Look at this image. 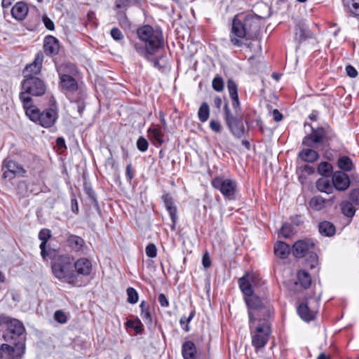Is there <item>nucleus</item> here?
Listing matches in <instances>:
<instances>
[{"instance_id": "f257e3e1", "label": "nucleus", "mask_w": 359, "mask_h": 359, "mask_svg": "<svg viewBox=\"0 0 359 359\" xmlns=\"http://www.w3.org/2000/svg\"><path fill=\"white\" fill-rule=\"evenodd\" d=\"M25 95H22L24 100V109L27 117L33 122L39 124L45 128L54 126L58 118V109L55 102L42 112L36 105H31L30 101Z\"/></svg>"}, {"instance_id": "f03ea898", "label": "nucleus", "mask_w": 359, "mask_h": 359, "mask_svg": "<svg viewBox=\"0 0 359 359\" xmlns=\"http://www.w3.org/2000/svg\"><path fill=\"white\" fill-rule=\"evenodd\" d=\"M73 266L74 261L70 256L57 255L52 262V273L60 281L74 285L78 283V278Z\"/></svg>"}, {"instance_id": "7ed1b4c3", "label": "nucleus", "mask_w": 359, "mask_h": 359, "mask_svg": "<svg viewBox=\"0 0 359 359\" xmlns=\"http://www.w3.org/2000/svg\"><path fill=\"white\" fill-rule=\"evenodd\" d=\"M245 301L248 307L250 329L256 320H266L271 316V309L267 301H263L253 294L245 297Z\"/></svg>"}, {"instance_id": "20e7f679", "label": "nucleus", "mask_w": 359, "mask_h": 359, "mask_svg": "<svg viewBox=\"0 0 359 359\" xmlns=\"http://www.w3.org/2000/svg\"><path fill=\"white\" fill-rule=\"evenodd\" d=\"M22 88L23 91L20 93L19 97L23 107L24 100L22 95H25V97H27V100L30 101L31 105H34L30 95L41 96L46 92V86L43 81L35 76L28 77L26 76L25 79L22 82Z\"/></svg>"}, {"instance_id": "39448f33", "label": "nucleus", "mask_w": 359, "mask_h": 359, "mask_svg": "<svg viewBox=\"0 0 359 359\" xmlns=\"http://www.w3.org/2000/svg\"><path fill=\"white\" fill-rule=\"evenodd\" d=\"M6 324L7 330L3 334V339L6 342L21 341L20 337L25 329L22 323L15 318L0 314V325Z\"/></svg>"}, {"instance_id": "423d86ee", "label": "nucleus", "mask_w": 359, "mask_h": 359, "mask_svg": "<svg viewBox=\"0 0 359 359\" xmlns=\"http://www.w3.org/2000/svg\"><path fill=\"white\" fill-rule=\"evenodd\" d=\"M137 35L140 41L157 49L161 47L163 36L161 32L154 30L151 26L145 25L137 29Z\"/></svg>"}, {"instance_id": "0eeeda50", "label": "nucleus", "mask_w": 359, "mask_h": 359, "mask_svg": "<svg viewBox=\"0 0 359 359\" xmlns=\"http://www.w3.org/2000/svg\"><path fill=\"white\" fill-rule=\"evenodd\" d=\"M212 184L214 188L220 191L222 195L229 200L235 198V194L237 191V182L236 180L217 177L212 180Z\"/></svg>"}, {"instance_id": "6e6552de", "label": "nucleus", "mask_w": 359, "mask_h": 359, "mask_svg": "<svg viewBox=\"0 0 359 359\" xmlns=\"http://www.w3.org/2000/svg\"><path fill=\"white\" fill-rule=\"evenodd\" d=\"M3 344L0 347V358L21 359L25 352V344L22 341Z\"/></svg>"}, {"instance_id": "1a4fd4ad", "label": "nucleus", "mask_w": 359, "mask_h": 359, "mask_svg": "<svg viewBox=\"0 0 359 359\" xmlns=\"http://www.w3.org/2000/svg\"><path fill=\"white\" fill-rule=\"evenodd\" d=\"M270 334L271 329L266 320L257 327L255 334L252 335V344L257 351L265 346Z\"/></svg>"}, {"instance_id": "9d476101", "label": "nucleus", "mask_w": 359, "mask_h": 359, "mask_svg": "<svg viewBox=\"0 0 359 359\" xmlns=\"http://www.w3.org/2000/svg\"><path fill=\"white\" fill-rule=\"evenodd\" d=\"M318 306V301L317 299H309L299 305L297 312L302 320L311 321L316 315Z\"/></svg>"}, {"instance_id": "9b49d317", "label": "nucleus", "mask_w": 359, "mask_h": 359, "mask_svg": "<svg viewBox=\"0 0 359 359\" xmlns=\"http://www.w3.org/2000/svg\"><path fill=\"white\" fill-rule=\"evenodd\" d=\"M246 33L245 25L238 18H234L230 33L231 43L236 46H241L242 41L245 37Z\"/></svg>"}, {"instance_id": "f8f14e48", "label": "nucleus", "mask_w": 359, "mask_h": 359, "mask_svg": "<svg viewBox=\"0 0 359 359\" xmlns=\"http://www.w3.org/2000/svg\"><path fill=\"white\" fill-rule=\"evenodd\" d=\"M224 113L226 124L228 125L233 134L238 137H242L245 131L243 124L242 122H238L236 121V117H234L230 112L227 104H226L224 106Z\"/></svg>"}, {"instance_id": "ddd939ff", "label": "nucleus", "mask_w": 359, "mask_h": 359, "mask_svg": "<svg viewBox=\"0 0 359 359\" xmlns=\"http://www.w3.org/2000/svg\"><path fill=\"white\" fill-rule=\"evenodd\" d=\"M313 249V244L307 241H298L293 245V255L296 257H303Z\"/></svg>"}, {"instance_id": "4468645a", "label": "nucleus", "mask_w": 359, "mask_h": 359, "mask_svg": "<svg viewBox=\"0 0 359 359\" xmlns=\"http://www.w3.org/2000/svg\"><path fill=\"white\" fill-rule=\"evenodd\" d=\"M43 60V53L41 52L38 53L35 57L34 62L26 66L25 69L24 71L25 77L26 76H27L28 77L34 76V75L39 74L41 69Z\"/></svg>"}, {"instance_id": "2eb2a0df", "label": "nucleus", "mask_w": 359, "mask_h": 359, "mask_svg": "<svg viewBox=\"0 0 359 359\" xmlns=\"http://www.w3.org/2000/svg\"><path fill=\"white\" fill-rule=\"evenodd\" d=\"M238 283L240 289L245 297L252 294V288L256 284V278L254 275L247 274L239 279Z\"/></svg>"}, {"instance_id": "dca6fc26", "label": "nucleus", "mask_w": 359, "mask_h": 359, "mask_svg": "<svg viewBox=\"0 0 359 359\" xmlns=\"http://www.w3.org/2000/svg\"><path fill=\"white\" fill-rule=\"evenodd\" d=\"M332 183L336 189L344 191L349 187L350 180L347 174L337 171L332 175Z\"/></svg>"}, {"instance_id": "f3484780", "label": "nucleus", "mask_w": 359, "mask_h": 359, "mask_svg": "<svg viewBox=\"0 0 359 359\" xmlns=\"http://www.w3.org/2000/svg\"><path fill=\"white\" fill-rule=\"evenodd\" d=\"M50 231L48 229H43L39 233V238L41 241L40 244L41 255L43 260H46L48 257H51V252L46 250V243L50 238Z\"/></svg>"}, {"instance_id": "a211bd4d", "label": "nucleus", "mask_w": 359, "mask_h": 359, "mask_svg": "<svg viewBox=\"0 0 359 359\" xmlns=\"http://www.w3.org/2000/svg\"><path fill=\"white\" fill-rule=\"evenodd\" d=\"M74 266L77 274L88 276L92 271V264L87 258H80L74 263Z\"/></svg>"}, {"instance_id": "6ab92c4d", "label": "nucleus", "mask_w": 359, "mask_h": 359, "mask_svg": "<svg viewBox=\"0 0 359 359\" xmlns=\"http://www.w3.org/2000/svg\"><path fill=\"white\" fill-rule=\"evenodd\" d=\"M59 41L55 37L48 36L45 38L43 49L47 55H56L59 51Z\"/></svg>"}, {"instance_id": "aec40b11", "label": "nucleus", "mask_w": 359, "mask_h": 359, "mask_svg": "<svg viewBox=\"0 0 359 359\" xmlns=\"http://www.w3.org/2000/svg\"><path fill=\"white\" fill-rule=\"evenodd\" d=\"M60 76V84L63 88L69 92H74L78 89V84L76 80L67 74H61L60 68H57Z\"/></svg>"}, {"instance_id": "412c9836", "label": "nucleus", "mask_w": 359, "mask_h": 359, "mask_svg": "<svg viewBox=\"0 0 359 359\" xmlns=\"http://www.w3.org/2000/svg\"><path fill=\"white\" fill-rule=\"evenodd\" d=\"M28 13V7L24 2L20 1L15 4V5L11 9V13L14 18L18 20H23Z\"/></svg>"}, {"instance_id": "4be33fe9", "label": "nucleus", "mask_w": 359, "mask_h": 359, "mask_svg": "<svg viewBox=\"0 0 359 359\" xmlns=\"http://www.w3.org/2000/svg\"><path fill=\"white\" fill-rule=\"evenodd\" d=\"M165 206L166 208V210L169 212V215L170 216L171 220H172V229H175V226L177 219V208L174 205V203L172 201V199L169 197L168 195L163 196Z\"/></svg>"}, {"instance_id": "5701e85b", "label": "nucleus", "mask_w": 359, "mask_h": 359, "mask_svg": "<svg viewBox=\"0 0 359 359\" xmlns=\"http://www.w3.org/2000/svg\"><path fill=\"white\" fill-rule=\"evenodd\" d=\"M133 47L136 52L141 56L148 58L149 55H153L155 48L146 44L144 41L134 42Z\"/></svg>"}, {"instance_id": "b1692460", "label": "nucleus", "mask_w": 359, "mask_h": 359, "mask_svg": "<svg viewBox=\"0 0 359 359\" xmlns=\"http://www.w3.org/2000/svg\"><path fill=\"white\" fill-rule=\"evenodd\" d=\"M345 11L352 17L359 18V0H342Z\"/></svg>"}, {"instance_id": "393cba45", "label": "nucleus", "mask_w": 359, "mask_h": 359, "mask_svg": "<svg viewBox=\"0 0 359 359\" xmlns=\"http://www.w3.org/2000/svg\"><path fill=\"white\" fill-rule=\"evenodd\" d=\"M182 353L184 359H195L196 347L192 341H185L182 345Z\"/></svg>"}, {"instance_id": "a878e982", "label": "nucleus", "mask_w": 359, "mask_h": 359, "mask_svg": "<svg viewBox=\"0 0 359 359\" xmlns=\"http://www.w3.org/2000/svg\"><path fill=\"white\" fill-rule=\"evenodd\" d=\"M290 245L284 242L279 241L274 246L275 255L281 259L286 258L290 254Z\"/></svg>"}, {"instance_id": "bb28decb", "label": "nucleus", "mask_w": 359, "mask_h": 359, "mask_svg": "<svg viewBox=\"0 0 359 359\" xmlns=\"http://www.w3.org/2000/svg\"><path fill=\"white\" fill-rule=\"evenodd\" d=\"M318 229L320 234L328 237L334 236L336 231L334 224L327 221L320 222Z\"/></svg>"}, {"instance_id": "cd10ccee", "label": "nucleus", "mask_w": 359, "mask_h": 359, "mask_svg": "<svg viewBox=\"0 0 359 359\" xmlns=\"http://www.w3.org/2000/svg\"><path fill=\"white\" fill-rule=\"evenodd\" d=\"M148 133L150 139L154 144L161 145L163 143L162 131L158 127L149 128Z\"/></svg>"}, {"instance_id": "c85d7f7f", "label": "nucleus", "mask_w": 359, "mask_h": 359, "mask_svg": "<svg viewBox=\"0 0 359 359\" xmlns=\"http://www.w3.org/2000/svg\"><path fill=\"white\" fill-rule=\"evenodd\" d=\"M299 156L304 161L313 163L318 158V154L313 149H304L299 152Z\"/></svg>"}, {"instance_id": "c756f323", "label": "nucleus", "mask_w": 359, "mask_h": 359, "mask_svg": "<svg viewBox=\"0 0 359 359\" xmlns=\"http://www.w3.org/2000/svg\"><path fill=\"white\" fill-rule=\"evenodd\" d=\"M316 187L319 191L326 194H331L333 190L332 185L330 180L325 177L320 178L316 182Z\"/></svg>"}, {"instance_id": "7c9ffc66", "label": "nucleus", "mask_w": 359, "mask_h": 359, "mask_svg": "<svg viewBox=\"0 0 359 359\" xmlns=\"http://www.w3.org/2000/svg\"><path fill=\"white\" fill-rule=\"evenodd\" d=\"M326 203L327 201H325L322 196H316L310 200L309 206L311 209L316 211H319L325 207Z\"/></svg>"}, {"instance_id": "2f4dec72", "label": "nucleus", "mask_w": 359, "mask_h": 359, "mask_svg": "<svg viewBox=\"0 0 359 359\" xmlns=\"http://www.w3.org/2000/svg\"><path fill=\"white\" fill-rule=\"evenodd\" d=\"M67 243H68V245L72 249H73L75 251H79L82 248V247L84 244V241L79 236L71 235L68 237Z\"/></svg>"}, {"instance_id": "473e14b6", "label": "nucleus", "mask_w": 359, "mask_h": 359, "mask_svg": "<svg viewBox=\"0 0 359 359\" xmlns=\"http://www.w3.org/2000/svg\"><path fill=\"white\" fill-rule=\"evenodd\" d=\"M324 137V132L323 130H313L312 133L309 137H306L303 140V144L309 146V142L312 140L314 143L320 142Z\"/></svg>"}, {"instance_id": "72a5a7b5", "label": "nucleus", "mask_w": 359, "mask_h": 359, "mask_svg": "<svg viewBox=\"0 0 359 359\" xmlns=\"http://www.w3.org/2000/svg\"><path fill=\"white\" fill-rule=\"evenodd\" d=\"M337 164L339 168L345 172L351 171L354 166L352 160L346 156L339 157Z\"/></svg>"}, {"instance_id": "f704fd0d", "label": "nucleus", "mask_w": 359, "mask_h": 359, "mask_svg": "<svg viewBox=\"0 0 359 359\" xmlns=\"http://www.w3.org/2000/svg\"><path fill=\"white\" fill-rule=\"evenodd\" d=\"M140 308L141 309V318L146 324H150L152 321V318L149 311V304L146 302L142 301L140 304Z\"/></svg>"}, {"instance_id": "c9c22d12", "label": "nucleus", "mask_w": 359, "mask_h": 359, "mask_svg": "<svg viewBox=\"0 0 359 359\" xmlns=\"http://www.w3.org/2000/svg\"><path fill=\"white\" fill-rule=\"evenodd\" d=\"M298 280L300 284L304 287L307 288L311 283V278L309 273L304 270H300L297 273Z\"/></svg>"}, {"instance_id": "e433bc0d", "label": "nucleus", "mask_w": 359, "mask_h": 359, "mask_svg": "<svg viewBox=\"0 0 359 359\" xmlns=\"http://www.w3.org/2000/svg\"><path fill=\"white\" fill-rule=\"evenodd\" d=\"M210 116V107L208 103L203 102L199 107L198 111V116L201 122H205L208 121Z\"/></svg>"}, {"instance_id": "4c0bfd02", "label": "nucleus", "mask_w": 359, "mask_h": 359, "mask_svg": "<svg viewBox=\"0 0 359 359\" xmlns=\"http://www.w3.org/2000/svg\"><path fill=\"white\" fill-rule=\"evenodd\" d=\"M341 209L343 214L348 217H353L355 212V209L353 204L348 201H344L341 203Z\"/></svg>"}, {"instance_id": "58836bf2", "label": "nucleus", "mask_w": 359, "mask_h": 359, "mask_svg": "<svg viewBox=\"0 0 359 359\" xmlns=\"http://www.w3.org/2000/svg\"><path fill=\"white\" fill-rule=\"evenodd\" d=\"M306 29L304 26L298 25L295 28L294 39L299 43L306 39Z\"/></svg>"}, {"instance_id": "ea45409f", "label": "nucleus", "mask_w": 359, "mask_h": 359, "mask_svg": "<svg viewBox=\"0 0 359 359\" xmlns=\"http://www.w3.org/2000/svg\"><path fill=\"white\" fill-rule=\"evenodd\" d=\"M332 170V166L327 162H321L318 167V172L320 175L328 176Z\"/></svg>"}, {"instance_id": "a19ab883", "label": "nucleus", "mask_w": 359, "mask_h": 359, "mask_svg": "<svg viewBox=\"0 0 359 359\" xmlns=\"http://www.w3.org/2000/svg\"><path fill=\"white\" fill-rule=\"evenodd\" d=\"M126 325L128 327L133 328L137 334L140 333L143 330V325L140 319H136L135 320H127Z\"/></svg>"}, {"instance_id": "79ce46f5", "label": "nucleus", "mask_w": 359, "mask_h": 359, "mask_svg": "<svg viewBox=\"0 0 359 359\" xmlns=\"http://www.w3.org/2000/svg\"><path fill=\"white\" fill-rule=\"evenodd\" d=\"M128 299L127 302L134 304L138 302L139 296L137 291L133 287H128L126 290Z\"/></svg>"}, {"instance_id": "37998d69", "label": "nucleus", "mask_w": 359, "mask_h": 359, "mask_svg": "<svg viewBox=\"0 0 359 359\" xmlns=\"http://www.w3.org/2000/svg\"><path fill=\"white\" fill-rule=\"evenodd\" d=\"M227 88L230 97L236 98L237 96H238L237 85L232 79L228 80Z\"/></svg>"}, {"instance_id": "c03bdc74", "label": "nucleus", "mask_w": 359, "mask_h": 359, "mask_svg": "<svg viewBox=\"0 0 359 359\" xmlns=\"http://www.w3.org/2000/svg\"><path fill=\"white\" fill-rule=\"evenodd\" d=\"M212 88L217 92H220L224 89V81L220 76H216L212 82Z\"/></svg>"}, {"instance_id": "a18cd8bd", "label": "nucleus", "mask_w": 359, "mask_h": 359, "mask_svg": "<svg viewBox=\"0 0 359 359\" xmlns=\"http://www.w3.org/2000/svg\"><path fill=\"white\" fill-rule=\"evenodd\" d=\"M117 18H118L120 25L123 28L127 29L130 27V22L124 13H123V12L118 13L117 14Z\"/></svg>"}, {"instance_id": "49530a36", "label": "nucleus", "mask_w": 359, "mask_h": 359, "mask_svg": "<svg viewBox=\"0 0 359 359\" xmlns=\"http://www.w3.org/2000/svg\"><path fill=\"white\" fill-rule=\"evenodd\" d=\"M292 232V227L290 224L285 223L282 225L280 233L285 238H289Z\"/></svg>"}, {"instance_id": "de8ad7c7", "label": "nucleus", "mask_w": 359, "mask_h": 359, "mask_svg": "<svg viewBox=\"0 0 359 359\" xmlns=\"http://www.w3.org/2000/svg\"><path fill=\"white\" fill-rule=\"evenodd\" d=\"M307 264L311 269L315 268L318 264V257L313 250L309 253V258L306 259Z\"/></svg>"}, {"instance_id": "09e8293b", "label": "nucleus", "mask_w": 359, "mask_h": 359, "mask_svg": "<svg viewBox=\"0 0 359 359\" xmlns=\"http://www.w3.org/2000/svg\"><path fill=\"white\" fill-rule=\"evenodd\" d=\"M148 146H149L148 142L145 138L140 137L137 140V147L140 151L144 152V151H147L148 149Z\"/></svg>"}, {"instance_id": "8fccbe9b", "label": "nucleus", "mask_w": 359, "mask_h": 359, "mask_svg": "<svg viewBox=\"0 0 359 359\" xmlns=\"http://www.w3.org/2000/svg\"><path fill=\"white\" fill-rule=\"evenodd\" d=\"M145 252L147 257L154 258L156 256L157 249L154 244L149 243L145 250Z\"/></svg>"}, {"instance_id": "3c124183", "label": "nucleus", "mask_w": 359, "mask_h": 359, "mask_svg": "<svg viewBox=\"0 0 359 359\" xmlns=\"http://www.w3.org/2000/svg\"><path fill=\"white\" fill-rule=\"evenodd\" d=\"M54 318L60 323H65L67 322V316L62 311H57L54 314Z\"/></svg>"}, {"instance_id": "603ef678", "label": "nucleus", "mask_w": 359, "mask_h": 359, "mask_svg": "<svg viewBox=\"0 0 359 359\" xmlns=\"http://www.w3.org/2000/svg\"><path fill=\"white\" fill-rule=\"evenodd\" d=\"M210 128L215 133H221L222 126L218 121L211 120L210 122Z\"/></svg>"}, {"instance_id": "864d4df0", "label": "nucleus", "mask_w": 359, "mask_h": 359, "mask_svg": "<svg viewBox=\"0 0 359 359\" xmlns=\"http://www.w3.org/2000/svg\"><path fill=\"white\" fill-rule=\"evenodd\" d=\"M350 199L355 204L359 205V189L352 190L350 194Z\"/></svg>"}, {"instance_id": "5fc2aeb1", "label": "nucleus", "mask_w": 359, "mask_h": 359, "mask_svg": "<svg viewBox=\"0 0 359 359\" xmlns=\"http://www.w3.org/2000/svg\"><path fill=\"white\" fill-rule=\"evenodd\" d=\"M111 36L116 41H119L123 39V34L116 27H114L111 30Z\"/></svg>"}, {"instance_id": "6e6d98bb", "label": "nucleus", "mask_w": 359, "mask_h": 359, "mask_svg": "<svg viewBox=\"0 0 359 359\" xmlns=\"http://www.w3.org/2000/svg\"><path fill=\"white\" fill-rule=\"evenodd\" d=\"M231 99L232 107L235 110L236 114L238 116L239 114V111H240V102H239V100H238V96H237L236 98L231 97Z\"/></svg>"}, {"instance_id": "4d7b16f0", "label": "nucleus", "mask_w": 359, "mask_h": 359, "mask_svg": "<svg viewBox=\"0 0 359 359\" xmlns=\"http://www.w3.org/2000/svg\"><path fill=\"white\" fill-rule=\"evenodd\" d=\"M43 22L45 27L49 30H53L55 28L53 22L46 16L43 17Z\"/></svg>"}, {"instance_id": "13d9d810", "label": "nucleus", "mask_w": 359, "mask_h": 359, "mask_svg": "<svg viewBox=\"0 0 359 359\" xmlns=\"http://www.w3.org/2000/svg\"><path fill=\"white\" fill-rule=\"evenodd\" d=\"M158 301L163 307H168L169 305L168 300L164 294H160L158 297Z\"/></svg>"}, {"instance_id": "bf43d9fd", "label": "nucleus", "mask_w": 359, "mask_h": 359, "mask_svg": "<svg viewBox=\"0 0 359 359\" xmlns=\"http://www.w3.org/2000/svg\"><path fill=\"white\" fill-rule=\"evenodd\" d=\"M346 74L351 78H355L358 75L357 70L352 66L348 65L346 67Z\"/></svg>"}, {"instance_id": "052dcab7", "label": "nucleus", "mask_w": 359, "mask_h": 359, "mask_svg": "<svg viewBox=\"0 0 359 359\" xmlns=\"http://www.w3.org/2000/svg\"><path fill=\"white\" fill-rule=\"evenodd\" d=\"M18 171L17 170H5L3 173V177L5 178V179H12L15 177V175L16 172H18Z\"/></svg>"}, {"instance_id": "680f3d73", "label": "nucleus", "mask_w": 359, "mask_h": 359, "mask_svg": "<svg viewBox=\"0 0 359 359\" xmlns=\"http://www.w3.org/2000/svg\"><path fill=\"white\" fill-rule=\"evenodd\" d=\"M202 263H203V266L206 269L209 268L210 266L211 262H210V257L208 255V253H205L203 255V259H202Z\"/></svg>"}, {"instance_id": "e2e57ef3", "label": "nucleus", "mask_w": 359, "mask_h": 359, "mask_svg": "<svg viewBox=\"0 0 359 359\" xmlns=\"http://www.w3.org/2000/svg\"><path fill=\"white\" fill-rule=\"evenodd\" d=\"M194 312H191L187 318L184 317V319L186 320V325H184V327H183V330L185 332H189L190 330V328L189 326V323L191 320V319L194 318Z\"/></svg>"}, {"instance_id": "0e129e2a", "label": "nucleus", "mask_w": 359, "mask_h": 359, "mask_svg": "<svg viewBox=\"0 0 359 359\" xmlns=\"http://www.w3.org/2000/svg\"><path fill=\"white\" fill-rule=\"evenodd\" d=\"M194 312H191L187 318L184 317V319L186 320V325H184V327H183V330L185 332H189L190 330V328L189 326V323L191 320V319L194 318Z\"/></svg>"}, {"instance_id": "69168bd1", "label": "nucleus", "mask_w": 359, "mask_h": 359, "mask_svg": "<svg viewBox=\"0 0 359 359\" xmlns=\"http://www.w3.org/2000/svg\"><path fill=\"white\" fill-rule=\"evenodd\" d=\"M131 0H116V7L121 8L126 7Z\"/></svg>"}, {"instance_id": "338daca9", "label": "nucleus", "mask_w": 359, "mask_h": 359, "mask_svg": "<svg viewBox=\"0 0 359 359\" xmlns=\"http://www.w3.org/2000/svg\"><path fill=\"white\" fill-rule=\"evenodd\" d=\"M106 166L110 167L113 170H116L115 161L111 156L108 157L105 161Z\"/></svg>"}, {"instance_id": "774afa93", "label": "nucleus", "mask_w": 359, "mask_h": 359, "mask_svg": "<svg viewBox=\"0 0 359 359\" xmlns=\"http://www.w3.org/2000/svg\"><path fill=\"white\" fill-rule=\"evenodd\" d=\"M273 117L274 121L278 122L282 120L283 116L278 109H274L273 111Z\"/></svg>"}]
</instances>
